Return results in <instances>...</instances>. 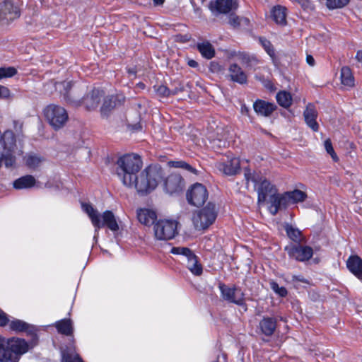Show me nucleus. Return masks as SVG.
Here are the masks:
<instances>
[{
	"label": "nucleus",
	"instance_id": "obj_1",
	"mask_svg": "<svg viewBox=\"0 0 362 362\" xmlns=\"http://www.w3.org/2000/svg\"><path fill=\"white\" fill-rule=\"evenodd\" d=\"M82 208L88 214L92 224L95 227V236L98 234V230L104 226L107 227L113 233H116L119 230L118 221L112 213V211L107 210L103 214H100L91 205L88 204H82Z\"/></svg>",
	"mask_w": 362,
	"mask_h": 362
},
{
	"label": "nucleus",
	"instance_id": "obj_2",
	"mask_svg": "<svg viewBox=\"0 0 362 362\" xmlns=\"http://www.w3.org/2000/svg\"><path fill=\"white\" fill-rule=\"evenodd\" d=\"M29 349L28 344L19 338L0 341V362H18L21 355Z\"/></svg>",
	"mask_w": 362,
	"mask_h": 362
},
{
	"label": "nucleus",
	"instance_id": "obj_3",
	"mask_svg": "<svg viewBox=\"0 0 362 362\" xmlns=\"http://www.w3.org/2000/svg\"><path fill=\"white\" fill-rule=\"evenodd\" d=\"M117 164V175L123 185L129 188L136 187V154L121 157Z\"/></svg>",
	"mask_w": 362,
	"mask_h": 362
},
{
	"label": "nucleus",
	"instance_id": "obj_4",
	"mask_svg": "<svg viewBox=\"0 0 362 362\" xmlns=\"http://www.w3.org/2000/svg\"><path fill=\"white\" fill-rule=\"evenodd\" d=\"M55 89L64 97L71 105L78 107L82 105V97L85 92L86 86L71 81L57 82L54 83Z\"/></svg>",
	"mask_w": 362,
	"mask_h": 362
},
{
	"label": "nucleus",
	"instance_id": "obj_5",
	"mask_svg": "<svg viewBox=\"0 0 362 362\" xmlns=\"http://www.w3.org/2000/svg\"><path fill=\"white\" fill-rule=\"evenodd\" d=\"M163 177V170L157 165H148L141 174L137 193L145 195L153 191Z\"/></svg>",
	"mask_w": 362,
	"mask_h": 362
},
{
	"label": "nucleus",
	"instance_id": "obj_6",
	"mask_svg": "<svg viewBox=\"0 0 362 362\" xmlns=\"http://www.w3.org/2000/svg\"><path fill=\"white\" fill-rule=\"evenodd\" d=\"M216 217V205L209 202L202 209L194 213L192 220L197 230H204L215 221Z\"/></svg>",
	"mask_w": 362,
	"mask_h": 362
},
{
	"label": "nucleus",
	"instance_id": "obj_7",
	"mask_svg": "<svg viewBox=\"0 0 362 362\" xmlns=\"http://www.w3.org/2000/svg\"><path fill=\"white\" fill-rule=\"evenodd\" d=\"M44 115L55 130L62 128L69 119L66 110L62 106L50 104L44 109Z\"/></svg>",
	"mask_w": 362,
	"mask_h": 362
},
{
	"label": "nucleus",
	"instance_id": "obj_8",
	"mask_svg": "<svg viewBox=\"0 0 362 362\" xmlns=\"http://www.w3.org/2000/svg\"><path fill=\"white\" fill-rule=\"evenodd\" d=\"M178 222L173 219H160L154 225V233L157 239L168 240L174 238L177 234Z\"/></svg>",
	"mask_w": 362,
	"mask_h": 362
},
{
	"label": "nucleus",
	"instance_id": "obj_9",
	"mask_svg": "<svg viewBox=\"0 0 362 362\" xmlns=\"http://www.w3.org/2000/svg\"><path fill=\"white\" fill-rule=\"evenodd\" d=\"M218 288L224 300L240 306L245 304L244 293L235 286L229 287L223 283H219Z\"/></svg>",
	"mask_w": 362,
	"mask_h": 362
},
{
	"label": "nucleus",
	"instance_id": "obj_10",
	"mask_svg": "<svg viewBox=\"0 0 362 362\" xmlns=\"http://www.w3.org/2000/svg\"><path fill=\"white\" fill-rule=\"evenodd\" d=\"M208 192L205 186L200 183L194 184L187 192V199L189 204L199 207L208 199Z\"/></svg>",
	"mask_w": 362,
	"mask_h": 362
},
{
	"label": "nucleus",
	"instance_id": "obj_11",
	"mask_svg": "<svg viewBox=\"0 0 362 362\" xmlns=\"http://www.w3.org/2000/svg\"><path fill=\"white\" fill-rule=\"evenodd\" d=\"M285 250L288 256L298 262L309 260L313 255V250L310 246H303L300 243L286 246Z\"/></svg>",
	"mask_w": 362,
	"mask_h": 362
},
{
	"label": "nucleus",
	"instance_id": "obj_12",
	"mask_svg": "<svg viewBox=\"0 0 362 362\" xmlns=\"http://www.w3.org/2000/svg\"><path fill=\"white\" fill-rule=\"evenodd\" d=\"M238 0H215L209 3V9L217 16L234 12L238 8Z\"/></svg>",
	"mask_w": 362,
	"mask_h": 362
},
{
	"label": "nucleus",
	"instance_id": "obj_13",
	"mask_svg": "<svg viewBox=\"0 0 362 362\" xmlns=\"http://www.w3.org/2000/svg\"><path fill=\"white\" fill-rule=\"evenodd\" d=\"M185 187V180L177 173H171L164 180V190L170 195L181 193Z\"/></svg>",
	"mask_w": 362,
	"mask_h": 362
},
{
	"label": "nucleus",
	"instance_id": "obj_14",
	"mask_svg": "<svg viewBox=\"0 0 362 362\" xmlns=\"http://www.w3.org/2000/svg\"><path fill=\"white\" fill-rule=\"evenodd\" d=\"M104 95L105 93L103 90L100 88H93L83 98L82 105L87 110H95L98 108L102 98H104Z\"/></svg>",
	"mask_w": 362,
	"mask_h": 362
},
{
	"label": "nucleus",
	"instance_id": "obj_15",
	"mask_svg": "<svg viewBox=\"0 0 362 362\" xmlns=\"http://www.w3.org/2000/svg\"><path fill=\"white\" fill-rule=\"evenodd\" d=\"M125 101L122 94L110 95L103 98V103L100 107L103 117H106L114 108L122 105Z\"/></svg>",
	"mask_w": 362,
	"mask_h": 362
},
{
	"label": "nucleus",
	"instance_id": "obj_16",
	"mask_svg": "<svg viewBox=\"0 0 362 362\" xmlns=\"http://www.w3.org/2000/svg\"><path fill=\"white\" fill-rule=\"evenodd\" d=\"M216 168L226 175H234L240 170V163L239 158L233 157L226 160H222L216 163Z\"/></svg>",
	"mask_w": 362,
	"mask_h": 362
},
{
	"label": "nucleus",
	"instance_id": "obj_17",
	"mask_svg": "<svg viewBox=\"0 0 362 362\" xmlns=\"http://www.w3.org/2000/svg\"><path fill=\"white\" fill-rule=\"evenodd\" d=\"M20 16V11L10 0L0 2V19L12 21Z\"/></svg>",
	"mask_w": 362,
	"mask_h": 362
},
{
	"label": "nucleus",
	"instance_id": "obj_18",
	"mask_svg": "<svg viewBox=\"0 0 362 362\" xmlns=\"http://www.w3.org/2000/svg\"><path fill=\"white\" fill-rule=\"evenodd\" d=\"M228 78L234 82L243 85L247 82V76L243 69L236 63H232L228 66Z\"/></svg>",
	"mask_w": 362,
	"mask_h": 362
},
{
	"label": "nucleus",
	"instance_id": "obj_19",
	"mask_svg": "<svg viewBox=\"0 0 362 362\" xmlns=\"http://www.w3.org/2000/svg\"><path fill=\"white\" fill-rule=\"evenodd\" d=\"M277 325V320L274 317L264 316L259 321L257 329L260 333L271 337L275 332Z\"/></svg>",
	"mask_w": 362,
	"mask_h": 362
},
{
	"label": "nucleus",
	"instance_id": "obj_20",
	"mask_svg": "<svg viewBox=\"0 0 362 362\" xmlns=\"http://www.w3.org/2000/svg\"><path fill=\"white\" fill-rule=\"evenodd\" d=\"M259 182L257 188L259 202H264L268 196L270 198L276 192V189L267 180L260 178Z\"/></svg>",
	"mask_w": 362,
	"mask_h": 362
},
{
	"label": "nucleus",
	"instance_id": "obj_21",
	"mask_svg": "<svg viewBox=\"0 0 362 362\" xmlns=\"http://www.w3.org/2000/svg\"><path fill=\"white\" fill-rule=\"evenodd\" d=\"M255 112L263 117H269L276 110V106L263 100H257L253 104Z\"/></svg>",
	"mask_w": 362,
	"mask_h": 362
},
{
	"label": "nucleus",
	"instance_id": "obj_22",
	"mask_svg": "<svg viewBox=\"0 0 362 362\" xmlns=\"http://www.w3.org/2000/svg\"><path fill=\"white\" fill-rule=\"evenodd\" d=\"M305 123L314 132H317L319 125L316 121L317 117V112L315 106L309 104L303 112Z\"/></svg>",
	"mask_w": 362,
	"mask_h": 362
},
{
	"label": "nucleus",
	"instance_id": "obj_23",
	"mask_svg": "<svg viewBox=\"0 0 362 362\" xmlns=\"http://www.w3.org/2000/svg\"><path fill=\"white\" fill-rule=\"evenodd\" d=\"M348 269L362 281V259L358 255L350 256L346 261Z\"/></svg>",
	"mask_w": 362,
	"mask_h": 362
},
{
	"label": "nucleus",
	"instance_id": "obj_24",
	"mask_svg": "<svg viewBox=\"0 0 362 362\" xmlns=\"http://www.w3.org/2000/svg\"><path fill=\"white\" fill-rule=\"evenodd\" d=\"M156 213L151 209H141L137 212V220L145 226H149L155 223Z\"/></svg>",
	"mask_w": 362,
	"mask_h": 362
},
{
	"label": "nucleus",
	"instance_id": "obj_25",
	"mask_svg": "<svg viewBox=\"0 0 362 362\" xmlns=\"http://www.w3.org/2000/svg\"><path fill=\"white\" fill-rule=\"evenodd\" d=\"M16 146V139L13 132L6 131L0 141V151H13Z\"/></svg>",
	"mask_w": 362,
	"mask_h": 362
},
{
	"label": "nucleus",
	"instance_id": "obj_26",
	"mask_svg": "<svg viewBox=\"0 0 362 362\" xmlns=\"http://www.w3.org/2000/svg\"><path fill=\"white\" fill-rule=\"evenodd\" d=\"M36 183V180L32 175L23 176L13 182V187L17 189L30 188Z\"/></svg>",
	"mask_w": 362,
	"mask_h": 362
},
{
	"label": "nucleus",
	"instance_id": "obj_27",
	"mask_svg": "<svg viewBox=\"0 0 362 362\" xmlns=\"http://www.w3.org/2000/svg\"><path fill=\"white\" fill-rule=\"evenodd\" d=\"M236 57L245 68L251 69L258 64V59L256 57L246 52H239Z\"/></svg>",
	"mask_w": 362,
	"mask_h": 362
},
{
	"label": "nucleus",
	"instance_id": "obj_28",
	"mask_svg": "<svg viewBox=\"0 0 362 362\" xmlns=\"http://www.w3.org/2000/svg\"><path fill=\"white\" fill-rule=\"evenodd\" d=\"M286 10L285 7L279 5L272 9V18L277 24L284 25L286 23Z\"/></svg>",
	"mask_w": 362,
	"mask_h": 362
},
{
	"label": "nucleus",
	"instance_id": "obj_29",
	"mask_svg": "<svg viewBox=\"0 0 362 362\" xmlns=\"http://www.w3.org/2000/svg\"><path fill=\"white\" fill-rule=\"evenodd\" d=\"M26 166L30 169H37L44 161V158L37 154L30 153L24 157Z\"/></svg>",
	"mask_w": 362,
	"mask_h": 362
},
{
	"label": "nucleus",
	"instance_id": "obj_30",
	"mask_svg": "<svg viewBox=\"0 0 362 362\" xmlns=\"http://www.w3.org/2000/svg\"><path fill=\"white\" fill-rule=\"evenodd\" d=\"M57 331L64 335H71L73 332L72 322L71 320L64 319L55 323Z\"/></svg>",
	"mask_w": 362,
	"mask_h": 362
},
{
	"label": "nucleus",
	"instance_id": "obj_31",
	"mask_svg": "<svg viewBox=\"0 0 362 362\" xmlns=\"http://www.w3.org/2000/svg\"><path fill=\"white\" fill-rule=\"evenodd\" d=\"M197 49L201 54L206 59H210L214 57L215 50L209 42L197 44Z\"/></svg>",
	"mask_w": 362,
	"mask_h": 362
},
{
	"label": "nucleus",
	"instance_id": "obj_32",
	"mask_svg": "<svg viewBox=\"0 0 362 362\" xmlns=\"http://www.w3.org/2000/svg\"><path fill=\"white\" fill-rule=\"evenodd\" d=\"M341 81L344 86L352 87L354 85V78L351 70L348 66H343L341 69Z\"/></svg>",
	"mask_w": 362,
	"mask_h": 362
},
{
	"label": "nucleus",
	"instance_id": "obj_33",
	"mask_svg": "<svg viewBox=\"0 0 362 362\" xmlns=\"http://www.w3.org/2000/svg\"><path fill=\"white\" fill-rule=\"evenodd\" d=\"M276 100L279 105L288 108L291 105L292 97L288 92L280 91L276 95Z\"/></svg>",
	"mask_w": 362,
	"mask_h": 362
},
{
	"label": "nucleus",
	"instance_id": "obj_34",
	"mask_svg": "<svg viewBox=\"0 0 362 362\" xmlns=\"http://www.w3.org/2000/svg\"><path fill=\"white\" fill-rule=\"evenodd\" d=\"M281 199L276 192L269 198L270 206L269 207V211L272 215H276L279 210L284 209L281 207Z\"/></svg>",
	"mask_w": 362,
	"mask_h": 362
},
{
	"label": "nucleus",
	"instance_id": "obj_35",
	"mask_svg": "<svg viewBox=\"0 0 362 362\" xmlns=\"http://www.w3.org/2000/svg\"><path fill=\"white\" fill-rule=\"evenodd\" d=\"M187 267L194 275L200 276L202 274L203 268L198 257H192L189 262H187Z\"/></svg>",
	"mask_w": 362,
	"mask_h": 362
},
{
	"label": "nucleus",
	"instance_id": "obj_36",
	"mask_svg": "<svg viewBox=\"0 0 362 362\" xmlns=\"http://www.w3.org/2000/svg\"><path fill=\"white\" fill-rule=\"evenodd\" d=\"M287 192L290 199L291 204L303 202L307 198L306 193L300 189H294Z\"/></svg>",
	"mask_w": 362,
	"mask_h": 362
},
{
	"label": "nucleus",
	"instance_id": "obj_37",
	"mask_svg": "<svg viewBox=\"0 0 362 362\" xmlns=\"http://www.w3.org/2000/svg\"><path fill=\"white\" fill-rule=\"evenodd\" d=\"M168 165L172 168H182L193 174H197V170L191 165L183 160L169 161Z\"/></svg>",
	"mask_w": 362,
	"mask_h": 362
},
{
	"label": "nucleus",
	"instance_id": "obj_38",
	"mask_svg": "<svg viewBox=\"0 0 362 362\" xmlns=\"http://www.w3.org/2000/svg\"><path fill=\"white\" fill-rule=\"evenodd\" d=\"M62 362H83L78 354L71 349L62 351Z\"/></svg>",
	"mask_w": 362,
	"mask_h": 362
},
{
	"label": "nucleus",
	"instance_id": "obj_39",
	"mask_svg": "<svg viewBox=\"0 0 362 362\" xmlns=\"http://www.w3.org/2000/svg\"><path fill=\"white\" fill-rule=\"evenodd\" d=\"M285 229L289 238L293 241L296 242L298 244L300 243L302 240V235L301 232L298 228H295L292 226L287 225Z\"/></svg>",
	"mask_w": 362,
	"mask_h": 362
},
{
	"label": "nucleus",
	"instance_id": "obj_40",
	"mask_svg": "<svg viewBox=\"0 0 362 362\" xmlns=\"http://www.w3.org/2000/svg\"><path fill=\"white\" fill-rule=\"evenodd\" d=\"M9 327L13 331L23 332L28 329L29 325L22 320H15L10 322Z\"/></svg>",
	"mask_w": 362,
	"mask_h": 362
},
{
	"label": "nucleus",
	"instance_id": "obj_41",
	"mask_svg": "<svg viewBox=\"0 0 362 362\" xmlns=\"http://www.w3.org/2000/svg\"><path fill=\"white\" fill-rule=\"evenodd\" d=\"M12 151H1L3 163L6 168H11L15 163V158L11 154Z\"/></svg>",
	"mask_w": 362,
	"mask_h": 362
},
{
	"label": "nucleus",
	"instance_id": "obj_42",
	"mask_svg": "<svg viewBox=\"0 0 362 362\" xmlns=\"http://www.w3.org/2000/svg\"><path fill=\"white\" fill-rule=\"evenodd\" d=\"M259 42L264 47L267 53L271 57H274L275 52L271 42L264 37H259Z\"/></svg>",
	"mask_w": 362,
	"mask_h": 362
},
{
	"label": "nucleus",
	"instance_id": "obj_43",
	"mask_svg": "<svg viewBox=\"0 0 362 362\" xmlns=\"http://www.w3.org/2000/svg\"><path fill=\"white\" fill-rule=\"evenodd\" d=\"M17 70L14 67H0V80L15 76Z\"/></svg>",
	"mask_w": 362,
	"mask_h": 362
},
{
	"label": "nucleus",
	"instance_id": "obj_44",
	"mask_svg": "<svg viewBox=\"0 0 362 362\" xmlns=\"http://www.w3.org/2000/svg\"><path fill=\"white\" fill-rule=\"evenodd\" d=\"M326 5L329 9L342 8L349 2V0H326Z\"/></svg>",
	"mask_w": 362,
	"mask_h": 362
},
{
	"label": "nucleus",
	"instance_id": "obj_45",
	"mask_svg": "<svg viewBox=\"0 0 362 362\" xmlns=\"http://www.w3.org/2000/svg\"><path fill=\"white\" fill-rule=\"evenodd\" d=\"M271 288L279 296L285 297L287 295V290L285 287H280L279 284L275 281L270 282Z\"/></svg>",
	"mask_w": 362,
	"mask_h": 362
},
{
	"label": "nucleus",
	"instance_id": "obj_46",
	"mask_svg": "<svg viewBox=\"0 0 362 362\" xmlns=\"http://www.w3.org/2000/svg\"><path fill=\"white\" fill-rule=\"evenodd\" d=\"M324 146L327 153H329L331 156V157L334 161H337L338 157L334 151L331 140L329 139H327L325 141Z\"/></svg>",
	"mask_w": 362,
	"mask_h": 362
},
{
	"label": "nucleus",
	"instance_id": "obj_47",
	"mask_svg": "<svg viewBox=\"0 0 362 362\" xmlns=\"http://www.w3.org/2000/svg\"><path fill=\"white\" fill-rule=\"evenodd\" d=\"M170 252L174 255H180L183 256L190 255L191 250L185 247H173L171 248Z\"/></svg>",
	"mask_w": 362,
	"mask_h": 362
},
{
	"label": "nucleus",
	"instance_id": "obj_48",
	"mask_svg": "<svg viewBox=\"0 0 362 362\" xmlns=\"http://www.w3.org/2000/svg\"><path fill=\"white\" fill-rule=\"evenodd\" d=\"M157 94L162 97L170 96V89L164 85L158 86V87L154 86Z\"/></svg>",
	"mask_w": 362,
	"mask_h": 362
},
{
	"label": "nucleus",
	"instance_id": "obj_49",
	"mask_svg": "<svg viewBox=\"0 0 362 362\" xmlns=\"http://www.w3.org/2000/svg\"><path fill=\"white\" fill-rule=\"evenodd\" d=\"M228 23L233 27L237 28L240 25V19L238 16L234 14L233 12H231L229 15Z\"/></svg>",
	"mask_w": 362,
	"mask_h": 362
},
{
	"label": "nucleus",
	"instance_id": "obj_50",
	"mask_svg": "<svg viewBox=\"0 0 362 362\" xmlns=\"http://www.w3.org/2000/svg\"><path fill=\"white\" fill-rule=\"evenodd\" d=\"M279 197L281 199V207L284 209H286L289 204H291L290 199L288 194V192H285L284 194H278Z\"/></svg>",
	"mask_w": 362,
	"mask_h": 362
},
{
	"label": "nucleus",
	"instance_id": "obj_51",
	"mask_svg": "<svg viewBox=\"0 0 362 362\" xmlns=\"http://www.w3.org/2000/svg\"><path fill=\"white\" fill-rule=\"evenodd\" d=\"M245 179L247 182L251 181L255 183V186H257V184L259 183V181L257 180V179L255 177V175H252V173H250V170L249 169H245Z\"/></svg>",
	"mask_w": 362,
	"mask_h": 362
},
{
	"label": "nucleus",
	"instance_id": "obj_52",
	"mask_svg": "<svg viewBox=\"0 0 362 362\" xmlns=\"http://www.w3.org/2000/svg\"><path fill=\"white\" fill-rule=\"evenodd\" d=\"M291 281L292 282L299 281L308 284V281L301 275H291Z\"/></svg>",
	"mask_w": 362,
	"mask_h": 362
},
{
	"label": "nucleus",
	"instance_id": "obj_53",
	"mask_svg": "<svg viewBox=\"0 0 362 362\" xmlns=\"http://www.w3.org/2000/svg\"><path fill=\"white\" fill-rule=\"evenodd\" d=\"M8 322L6 314L0 310V326H5Z\"/></svg>",
	"mask_w": 362,
	"mask_h": 362
},
{
	"label": "nucleus",
	"instance_id": "obj_54",
	"mask_svg": "<svg viewBox=\"0 0 362 362\" xmlns=\"http://www.w3.org/2000/svg\"><path fill=\"white\" fill-rule=\"evenodd\" d=\"M9 95V90L6 87L0 86V98H8Z\"/></svg>",
	"mask_w": 362,
	"mask_h": 362
},
{
	"label": "nucleus",
	"instance_id": "obj_55",
	"mask_svg": "<svg viewBox=\"0 0 362 362\" xmlns=\"http://www.w3.org/2000/svg\"><path fill=\"white\" fill-rule=\"evenodd\" d=\"M306 62L311 66H313L315 65V59L312 55H310V54L307 55Z\"/></svg>",
	"mask_w": 362,
	"mask_h": 362
},
{
	"label": "nucleus",
	"instance_id": "obj_56",
	"mask_svg": "<svg viewBox=\"0 0 362 362\" xmlns=\"http://www.w3.org/2000/svg\"><path fill=\"white\" fill-rule=\"evenodd\" d=\"M183 90L182 88H175L173 90H170V95H174L177 94L179 92H182Z\"/></svg>",
	"mask_w": 362,
	"mask_h": 362
},
{
	"label": "nucleus",
	"instance_id": "obj_57",
	"mask_svg": "<svg viewBox=\"0 0 362 362\" xmlns=\"http://www.w3.org/2000/svg\"><path fill=\"white\" fill-rule=\"evenodd\" d=\"M356 59L362 63V50H358L356 55Z\"/></svg>",
	"mask_w": 362,
	"mask_h": 362
},
{
	"label": "nucleus",
	"instance_id": "obj_58",
	"mask_svg": "<svg viewBox=\"0 0 362 362\" xmlns=\"http://www.w3.org/2000/svg\"><path fill=\"white\" fill-rule=\"evenodd\" d=\"M144 127H146V125H144L143 122L137 123V127H136L137 132H139L140 131H143Z\"/></svg>",
	"mask_w": 362,
	"mask_h": 362
},
{
	"label": "nucleus",
	"instance_id": "obj_59",
	"mask_svg": "<svg viewBox=\"0 0 362 362\" xmlns=\"http://www.w3.org/2000/svg\"><path fill=\"white\" fill-rule=\"evenodd\" d=\"M137 172L139 171V169L142 167V162L141 161V158L139 155H137Z\"/></svg>",
	"mask_w": 362,
	"mask_h": 362
},
{
	"label": "nucleus",
	"instance_id": "obj_60",
	"mask_svg": "<svg viewBox=\"0 0 362 362\" xmlns=\"http://www.w3.org/2000/svg\"><path fill=\"white\" fill-rule=\"evenodd\" d=\"M188 64L191 66V67H197L198 66V63L194 61V60H190L188 62Z\"/></svg>",
	"mask_w": 362,
	"mask_h": 362
},
{
	"label": "nucleus",
	"instance_id": "obj_61",
	"mask_svg": "<svg viewBox=\"0 0 362 362\" xmlns=\"http://www.w3.org/2000/svg\"><path fill=\"white\" fill-rule=\"evenodd\" d=\"M153 4L154 5L156 6H161L163 4L165 0H153Z\"/></svg>",
	"mask_w": 362,
	"mask_h": 362
},
{
	"label": "nucleus",
	"instance_id": "obj_62",
	"mask_svg": "<svg viewBox=\"0 0 362 362\" xmlns=\"http://www.w3.org/2000/svg\"><path fill=\"white\" fill-rule=\"evenodd\" d=\"M185 257L187 258V261L189 262V259H192V257H197L195 254L191 250V255H186Z\"/></svg>",
	"mask_w": 362,
	"mask_h": 362
},
{
	"label": "nucleus",
	"instance_id": "obj_63",
	"mask_svg": "<svg viewBox=\"0 0 362 362\" xmlns=\"http://www.w3.org/2000/svg\"><path fill=\"white\" fill-rule=\"evenodd\" d=\"M145 88H146V86L144 83H141V82L137 83V88L144 90Z\"/></svg>",
	"mask_w": 362,
	"mask_h": 362
},
{
	"label": "nucleus",
	"instance_id": "obj_64",
	"mask_svg": "<svg viewBox=\"0 0 362 362\" xmlns=\"http://www.w3.org/2000/svg\"><path fill=\"white\" fill-rule=\"evenodd\" d=\"M241 111L243 113H248L249 110L245 105H243L241 107Z\"/></svg>",
	"mask_w": 362,
	"mask_h": 362
}]
</instances>
